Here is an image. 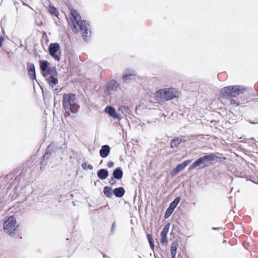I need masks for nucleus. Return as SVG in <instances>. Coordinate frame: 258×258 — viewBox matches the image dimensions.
<instances>
[{
  "label": "nucleus",
  "mask_w": 258,
  "mask_h": 258,
  "mask_svg": "<svg viewBox=\"0 0 258 258\" xmlns=\"http://www.w3.org/2000/svg\"><path fill=\"white\" fill-rule=\"evenodd\" d=\"M19 171V170H15L13 172L10 173L8 174L6 176L7 180H12L14 176H16V177L13 181V183H10L9 185L7 187V190H10L13 186V184L15 185V187L14 188V190H17V189L20 187L22 189L24 186V185L27 182H29V178L30 176V172H28V170L27 169L23 168L22 171L19 173L18 175L17 174Z\"/></svg>",
  "instance_id": "obj_1"
},
{
  "label": "nucleus",
  "mask_w": 258,
  "mask_h": 258,
  "mask_svg": "<svg viewBox=\"0 0 258 258\" xmlns=\"http://www.w3.org/2000/svg\"><path fill=\"white\" fill-rule=\"evenodd\" d=\"M62 106L66 113L70 116L71 113H76L80 108L76 94L72 93H64L62 97Z\"/></svg>",
  "instance_id": "obj_2"
},
{
  "label": "nucleus",
  "mask_w": 258,
  "mask_h": 258,
  "mask_svg": "<svg viewBox=\"0 0 258 258\" xmlns=\"http://www.w3.org/2000/svg\"><path fill=\"white\" fill-rule=\"evenodd\" d=\"M181 95L180 92L173 87L160 89L155 93V98L158 101H169L178 98Z\"/></svg>",
  "instance_id": "obj_3"
},
{
  "label": "nucleus",
  "mask_w": 258,
  "mask_h": 258,
  "mask_svg": "<svg viewBox=\"0 0 258 258\" xmlns=\"http://www.w3.org/2000/svg\"><path fill=\"white\" fill-rule=\"evenodd\" d=\"M246 90V87L241 85H232L223 87L220 93L223 98L236 97L242 94Z\"/></svg>",
  "instance_id": "obj_4"
},
{
  "label": "nucleus",
  "mask_w": 258,
  "mask_h": 258,
  "mask_svg": "<svg viewBox=\"0 0 258 258\" xmlns=\"http://www.w3.org/2000/svg\"><path fill=\"white\" fill-rule=\"evenodd\" d=\"M19 225L14 216L6 217L3 223V229L6 233L11 236H14L18 231Z\"/></svg>",
  "instance_id": "obj_5"
},
{
  "label": "nucleus",
  "mask_w": 258,
  "mask_h": 258,
  "mask_svg": "<svg viewBox=\"0 0 258 258\" xmlns=\"http://www.w3.org/2000/svg\"><path fill=\"white\" fill-rule=\"evenodd\" d=\"M215 153H211L200 157L188 167V170H192L196 167L202 165V168L207 166L206 163L215 159Z\"/></svg>",
  "instance_id": "obj_6"
},
{
  "label": "nucleus",
  "mask_w": 258,
  "mask_h": 258,
  "mask_svg": "<svg viewBox=\"0 0 258 258\" xmlns=\"http://www.w3.org/2000/svg\"><path fill=\"white\" fill-rule=\"evenodd\" d=\"M78 26L77 29L79 32L80 31L82 37L85 40H87L88 38L90 37L91 34V30L90 27L89 22L86 20H81L77 22L76 26Z\"/></svg>",
  "instance_id": "obj_7"
},
{
  "label": "nucleus",
  "mask_w": 258,
  "mask_h": 258,
  "mask_svg": "<svg viewBox=\"0 0 258 258\" xmlns=\"http://www.w3.org/2000/svg\"><path fill=\"white\" fill-rule=\"evenodd\" d=\"M48 75H49V76L47 78H45L46 80L50 87L52 88L58 84V82L57 72L55 67H52V68L50 70L49 72L47 73V77Z\"/></svg>",
  "instance_id": "obj_8"
},
{
  "label": "nucleus",
  "mask_w": 258,
  "mask_h": 258,
  "mask_svg": "<svg viewBox=\"0 0 258 258\" xmlns=\"http://www.w3.org/2000/svg\"><path fill=\"white\" fill-rule=\"evenodd\" d=\"M137 76V72L133 69H125L122 74L121 78L123 83L127 84L131 81L134 80Z\"/></svg>",
  "instance_id": "obj_9"
},
{
  "label": "nucleus",
  "mask_w": 258,
  "mask_h": 258,
  "mask_svg": "<svg viewBox=\"0 0 258 258\" xmlns=\"http://www.w3.org/2000/svg\"><path fill=\"white\" fill-rule=\"evenodd\" d=\"M118 89H121L120 84L115 80L112 79L106 83L105 92L108 94H110L118 91Z\"/></svg>",
  "instance_id": "obj_10"
},
{
  "label": "nucleus",
  "mask_w": 258,
  "mask_h": 258,
  "mask_svg": "<svg viewBox=\"0 0 258 258\" xmlns=\"http://www.w3.org/2000/svg\"><path fill=\"white\" fill-rule=\"evenodd\" d=\"M59 49L60 45L57 42L51 43L48 46V51L50 55L52 56L55 60L58 61L60 59V56L56 53Z\"/></svg>",
  "instance_id": "obj_11"
},
{
  "label": "nucleus",
  "mask_w": 258,
  "mask_h": 258,
  "mask_svg": "<svg viewBox=\"0 0 258 258\" xmlns=\"http://www.w3.org/2000/svg\"><path fill=\"white\" fill-rule=\"evenodd\" d=\"M70 19L72 22V31L74 33H78L79 31L77 29L76 24H77V22L81 20V18L76 10H73L71 11Z\"/></svg>",
  "instance_id": "obj_12"
},
{
  "label": "nucleus",
  "mask_w": 258,
  "mask_h": 258,
  "mask_svg": "<svg viewBox=\"0 0 258 258\" xmlns=\"http://www.w3.org/2000/svg\"><path fill=\"white\" fill-rule=\"evenodd\" d=\"M50 62L46 60H39V67L42 75L44 78H47V73L49 72L52 67H50Z\"/></svg>",
  "instance_id": "obj_13"
},
{
  "label": "nucleus",
  "mask_w": 258,
  "mask_h": 258,
  "mask_svg": "<svg viewBox=\"0 0 258 258\" xmlns=\"http://www.w3.org/2000/svg\"><path fill=\"white\" fill-rule=\"evenodd\" d=\"M191 160H186L182 163L178 164L176 167L171 171V176L174 177L178 174L181 170H182L185 167H186L190 162Z\"/></svg>",
  "instance_id": "obj_14"
},
{
  "label": "nucleus",
  "mask_w": 258,
  "mask_h": 258,
  "mask_svg": "<svg viewBox=\"0 0 258 258\" xmlns=\"http://www.w3.org/2000/svg\"><path fill=\"white\" fill-rule=\"evenodd\" d=\"M105 111L113 118L117 119L119 120L121 119L120 115L116 112L115 108L112 106H106L105 108Z\"/></svg>",
  "instance_id": "obj_15"
},
{
  "label": "nucleus",
  "mask_w": 258,
  "mask_h": 258,
  "mask_svg": "<svg viewBox=\"0 0 258 258\" xmlns=\"http://www.w3.org/2000/svg\"><path fill=\"white\" fill-rule=\"evenodd\" d=\"M118 111L120 112L125 117H128L132 118L131 116L134 117L132 111L128 106L125 105L120 106L118 108Z\"/></svg>",
  "instance_id": "obj_16"
},
{
  "label": "nucleus",
  "mask_w": 258,
  "mask_h": 258,
  "mask_svg": "<svg viewBox=\"0 0 258 258\" xmlns=\"http://www.w3.org/2000/svg\"><path fill=\"white\" fill-rule=\"evenodd\" d=\"M27 65L28 73L30 79L32 80H36V75L34 64L32 63L28 62Z\"/></svg>",
  "instance_id": "obj_17"
},
{
  "label": "nucleus",
  "mask_w": 258,
  "mask_h": 258,
  "mask_svg": "<svg viewBox=\"0 0 258 258\" xmlns=\"http://www.w3.org/2000/svg\"><path fill=\"white\" fill-rule=\"evenodd\" d=\"M110 152V147L108 145H105L101 147L99 154L101 157L105 158L107 157Z\"/></svg>",
  "instance_id": "obj_18"
},
{
  "label": "nucleus",
  "mask_w": 258,
  "mask_h": 258,
  "mask_svg": "<svg viewBox=\"0 0 258 258\" xmlns=\"http://www.w3.org/2000/svg\"><path fill=\"white\" fill-rule=\"evenodd\" d=\"M97 177L101 180H104L109 176V172L107 169L102 168L97 172Z\"/></svg>",
  "instance_id": "obj_19"
},
{
  "label": "nucleus",
  "mask_w": 258,
  "mask_h": 258,
  "mask_svg": "<svg viewBox=\"0 0 258 258\" xmlns=\"http://www.w3.org/2000/svg\"><path fill=\"white\" fill-rule=\"evenodd\" d=\"M123 175V170L120 167H118L114 169L112 174V175L117 180H120L122 178Z\"/></svg>",
  "instance_id": "obj_20"
},
{
  "label": "nucleus",
  "mask_w": 258,
  "mask_h": 258,
  "mask_svg": "<svg viewBox=\"0 0 258 258\" xmlns=\"http://www.w3.org/2000/svg\"><path fill=\"white\" fill-rule=\"evenodd\" d=\"M125 190L124 187L120 186L113 189V194L116 198H122L125 194Z\"/></svg>",
  "instance_id": "obj_21"
},
{
  "label": "nucleus",
  "mask_w": 258,
  "mask_h": 258,
  "mask_svg": "<svg viewBox=\"0 0 258 258\" xmlns=\"http://www.w3.org/2000/svg\"><path fill=\"white\" fill-rule=\"evenodd\" d=\"M182 142H183V140L181 138L179 137H175L171 140L170 147L172 149L177 148Z\"/></svg>",
  "instance_id": "obj_22"
},
{
  "label": "nucleus",
  "mask_w": 258,
  "mask_h": 258,
  "mask_svg": "<svg viewBox=\"0 0 258 258\" xmlns=\"http://www.w3.org/2000/svg\"><path fill=\"white\" fill-rule=\"evenodd\" d=\"M178 242L177 241H173L171 245L170 252L171 258H175Z\"/></svg>",
  "instance_id": "obj_23"
},
{
  "label": "nucleus",
  "mask_w": 258,
  "mask_h": 258,
  "mask_svg": "<svg viewBox=\"0 0 258 258\" xmlns=\"http://www.w3.org/2000/svg\"><path fill=\"white\" fill-rule=\"evenodd\" d=\"M104 196L108 198H111L113 194V190L112 187L109 186H105L103 188V190Z\"/></svg>",
  "instance_id": "obj_24"
},
{
  "label": "nucleus",
  "mask_w": 258,
  "mask_h": 258,
  "mask_svg": "<svg viewBox=\"0 0 258 258\" xmlns=\"http://www.w3.org/2000/svg\"><path fill=\"white\" fill-rule=\"evenodd\" d=\"M51 154L48 153H45V154L43 155L42 157V159H41L40 164H41V169H42V166H45L47 163L48 159H50V158L51 157Z\"/></svg>",
  "instance_id": "obj_25"
},
{
  "label": "nucleus",
  "mask_w": 258,
  "mask_h": 258,
  "mask_svg": "<svg viewBox=\"0 0 258 258\" xmlns=\"http://www.w3.org/2000/svg\"><path fill=\"white\" fill-rule=\"evenodd\" d=\"M181 198L179 196L176 197L174 200L169 204V207H170L173 210L176 208L177 206L179 204Z\"/></svg>",
  "instance_id": "obj_26"
},
{
  "label": "nucleus",
  "mask_w": 258,
  "mask_h": 258,
  "mask_svg": "<svg viewBox=\"0 0 258 258\" xmlns=\"http://www.w3.org/2000/svg\"><path fill=\"white\" fill-rule=\"evenodd\" d=\"M49 12L52 15L57 17L59 15V12L57 9L54 6H50L49 9Z\"/></svg>",
  "instance_id": "obj_27"
},
{
  "label": "nucleus",
  "mask_w": 258,
  "mask_h": 258,
  "mask_svg": "<svg viewBox=\"0 0 258 258\" xmlns=\"http://www.w3.org/2000/svg\"><path fill=\"white\" fill-rule=\"evenodd\" d=\"M45 152L51 155L53 152H55L54 143H51L49 144V145L47 147Z\"/></svg>",
  "instance_id": "obj_28"
},
{
  "label": "nucleus",
  "mask_w": 258,
  "mask_h": 258,
  "mask_svg": "<svg viewBox=\"0 0 258 258\" xmlns=\"http://www.w3.org/2000/svg\"><path fill=\"white\" fill-rule=\"evenodd\" d=\"M170 226V223L166 224L161 232V235H167L169 231Z\"/></svg>",
  "instance_id": "obj_29"
},
{
  "label": "nucleus",
  "mask_w": 258,
  "mask_h": 258,
  "mask_svg": "<svg viewBox=\"0 0 258 258\" xmlns=\"http://www.w3.org/2000/svg\"><path fill=\"white\" fill-rule=\"evenodd\" d=\"M174 210L172 209L170 207H168V208L166 209L165 213L164 214V218L167 219L168 218L171 214L173 213Z\"/></svg>",
  "instance_id": "obj_30"
},
{
  "label": "nucleus",
  "mask_w": 258,
  "mask_h": 258,
  "mask_svg": "<svg viewBox=\"0 0 258 258\" xmlns=\"http://www.w3.org/2000/svg\"><path fill=\"white\" fill-rule=\"evenodd\" d=\"M26 204L27 205L28 207H30L34 203V200L33 199L32 197H28L26 198Z\"/></svg>",
  "instance_id": "obj_31"
},
{
  "label": "nucleus",
  "mask_w": 258,
  "mask_h": 258,
  "mask_svg": "<svg viewBox=\"0 0 258 258\" xmlns=\"http://www.w3.org/2000/svg\"><path fill=\"white\" fill-rule=\"evenodd\" d=\"M82 167L84 170H87V169L92 170L93 169V166L91 164H88L87 162L83 163Z\"/></svg>",
  "instance_id": "obj_32"
},
{
  "label": "nucleus",
  "mask_w": 258,
  "mask_h": 258,
  "mask_svg": "<svg viewBox=\"0 0 258 258\" xmlns=\"http://www.w3.org/2000/svg\"><path fill=\"white\" fill-rule=\"evenodd\" d=\"M161 242L163 245H166L168 242V238L167 235H161Z\"/></svg>",
  "instance_id": "obj_33"
},
{
  "label": "nucleus",
  "mask_w": 258,
  "mask_h": 258,
  "mask_svg": "<svg viewBox=\"0 0 258 258\" xmlns=\"http://www.w3.org/2000/svg\"><path fill=\"white\" fill-rule=\"evenodd\" d=\"M147 238L148 239L149 244L151 243V242H152V243L154 242L152 235L151 234L147 233Z\"/></svg>",
  "instance_id": "obj_34"
},
{
  "label": "nucleus",
  "mask_w": 258,
  "mask_h": 258,
  "mask_svg": "<svg viewBox=\"0 0 258 258\" xmlns=\"http://www.w3.org/2000/svg\"><path fill=\"white\" fill-rule=\"evenodd\" d=\"M215 159L217 160V161L221 162L225 160H226V158L224 157H220L218 156L216 153H215Z\"/></svg>",
  "instance_id": "obj_35"
},
{
  "label": "nucleus",
  "mask_w": 258,
  "mask_h": 258,
  "mask_svg": "<svg viewBox=\"0 0 258 258\" xmlns=\"http://www.w3.org/2000/svg\"><path fill=\"white\" fill-rule=\"evenodd\" d=\"M115 228H116L115 223L113 222L111 225V229H110V234L113 235L114 234L115 231Z\"/></svg>",
  "instance_id": "obj_36"
},
{
  "label": "nucleus",
  "mask_w": 258,
  "mask_h": 258,
  "mask_svg": "<svg viewBox=\"0 0 258 258\" xmlns=\"http://www.w3.org/2000/svg\"><path fill=\"white\" fill-rule=\"evenodd\" d=\"M230 103L231 105H235V106H238L239 104V101H237V100L234 99H231L230 100Z\"/></svg>",
  "instance_id": "obj_37"
},
{
  "label": "nucleus",
  "mask_w": 258,
  "mask_h": 258,
  "mask_svg": "<svg viewBox=\"0 0 258 258\" xmlns=\"http://www.w3.org/2000/svg\"><path fill=\"white\" fill-rule=\"evenodd\" d=\"M115 178L112 175L110 178L109 179V183L111 185H113L116 183Z\"/></svg>",
  "instance_id": "obj_38"
},
{
  "label": "nucleus",
  "mask_w": 258,
  "mask_h": 258,
  "mask_svg": "<svg viewBox=\"0 0 258 258\" xmlns=\"http://www.w3.org/2000/svg\"><path fill=\"white\" fill-rule=\"evenodd\" d=\"M107 165L109 168H112L114 166V162L113 161H110L107 163Z\"/></svg>",
  "instance_id": "obj_39"
},
{
  "label": "nucleus",
  "mask_w": 258,
  "mask_h": 258,
  "mask_svg": "<svg viewBox=\"0 0 258 258\" xmlns=\"http://www.w3.org/2000/svg\"><path fill=\"white\" fill-rule=\"evenodd\" d=\"M5 39V37L2 35H0V47H2L3 45V42Z\"/></svg>",
  "instance_id": "obj_40"
},
{
  "label": "nucleus",
  "mask_w": 258,
  "mask_h": 258,
  "mask_svg": "<svg viewBox=\"0 0 258 258\" xmlns=\"http://www.w3.org/2000/svg\"><path fill=\"white\" fill-rule=\"evenodd\" d=\"M54 147H55V152H56L57 150H59L61 149V147H59L58 146H57L56 145V144H55L54 143Z\"/></svg>",
  "instance_id": "obj_41"
},
{
  "label": "nucleus",
  "mask_w": 258,
  "mask_h": 258,
  "mask_svg": "<svg viewBox=\"0 0 258 258\" xmlns=\"http://www.w3.org/2000/svg\"><path fill=\"white\" fill-rule=\"evenodd\" d=\"M150 246L151 247V248L154 250V249H155V244H154V242L152 243L151 242V243H150Z\"/></svg>",
  "instance_id": "obj_42"
},
{
  "label": "nucleus",
  "mask_w": 258,
  "mask_h": 258,
  "mask_svg": "<svg viewBox=\"0 0 258 258\" xmlns=\"http://www.w3.org/2000/svg\"><path fill=\"white\" fill-rule=\"evenodd\" d=\"M212 229L214 230L219 231L220 230L222 229V227H212Z\"/></svg>",
  "instance_id": "obj_43"
},
{
  "label": "nucleus",
  "mask_w": 258,
  "mask_h": 258,
  "mask_svg": "<svg viewBox=\"0 0 258 258\" xmlns=\"http://www.w3.org/2000/svg\"><path fill=\"white\" fill-rule=\"evenodd\" d=\"M101 253L103 255V258H110L109 256H108L107 255L104 254L103 252H101Z\"/></svg>",
  "instance_id": "obj_44"
},
{
  "label": "nucleus",
  "mask_w": 258,
  "mask_h": 258,
  "mask_svg": "<svg viewBox=\"0 0 258 258\" xmlns=\"http://www.w3.org/2000/svg\"><path fill=\"white\" fill-rule=\"evenodd\" d=\"M98 182V183H100V181H99V180H97V181H96L95 182H94V185H95V186H97V183Z\"/></svg>",
  "instance_id": "obj_45"
},
{
  "label": "nucleus",
  "mask_w": 258,
  "mask_h": 258,
  "mask_svg": "<svg viewBox=\"0 0 258 258\" xmlns=\"http://www.w3.org/2000/svg\"><path fill=\"white\" fill-rule=\"evenodd\" d=\"M249 123H251V124H255V122L251 121H249Z\"/></svg>",
  "instance_id": "obj_46"
},
{
  "label": "nucleus",
  "mask_w": 258,
  "mask_h": 258,
  "mask_svg": "<svg viewBox=\"0 0 258 258\" xmlns=\"http://www.w3.org/2000/svg\"><path fill=\"white\" fill-rule=\"evenodd\" d=\"M154 257H155V258H158V256H157V255H156V254H155V253H154Z\"/></svg>",
  "instance_id": "obj_47"
},
{
  "label": "nucleus",
  "mask_w": 258,
  "mask_h": 258,
  "mask_svg": "<svg viewBox=\"0 0 258 258\" xmlns=\"http://www.w3.org/2000/svg\"><path fill=\"white\" fill-rule=\"evenodd\" d=\"M226 240H224L223 241V243H226Z\"/></svg>",
  "instance_id": "obj_48"
},
{
  "label": "nucleus",
  "mask_w": 258,
  "mask_h": 258,
  "mask_svg": "<svg viewBox=\"0 0 258 258\" xmlns=\"http://www.w3.org/2000/svg\"><path fill=\"white\" fill-rule=\"evenodd\" d=\"M42 93H43V97H44V92H43V91L42 92Z\"/></svg>",
  "instance_id": "obj_49"
},
{
  "label": "nucleus",
  "mask_w": 258,
  "mask_h": 258,
  "mask_svg": "<svg viewBox=\"0 0 258 258\" xmlns=\"http://www.w3.org/2000/svg\"><path fill=\"white\" fill-rule=\"evenodd\" d=\"M103 162V160H102L100 163V164H101Z\"/></svg>",
  "instance_id": "obj_50"
},
{
  "label": "nucleus",
  "mask_w": 258,
  "mask_h": 258,
  "mask_svg": "<svg viewBox=\"0 0 258 258\" xmlns=\"http://www.w3.org/2000/svg\"><path fill=\"white\" fill-rule=\"evenodd\" d=\"M57 90V88H55V89H54V91Z\"/></svg>",
  "instance_id": "obj_51"
},
{
  "label": "nucleus",
  "mask_w": 258,
  "mask_h": 258,
  "mask_svg": "<svg viewBox=\"0 0 258 258\" xmlns=\"http://www.w3.org/2000/svg\"><path fill=\"white\" fill-rule=\"evenodd\" d=\"M73 205H75V204L74 203V202H73Z\"/></svg>",
  "instance_id": "obj_52"
},
{
  "label": "nucleus",
  "mask_w": 258,
  "mask_h": 258,
  "mask_svg": "<svg viewBox=\"0 0 258 258\" xmlns=\"http://www.w3.org/2000/svg\"><path fill=\"white\" fill-rule=\"evenodd\" d=\"M73 205H75V204L74 203V202H73Z\"/></svg>",
  "instance_id": "obj_53"
},
{
  "label": "nucleus",
  "mask_w": 258,
  "mask_h": 258,
  "mask_svg": "<svg viewBox=\"0 0 258 258\" xmlns=\"http://www.w3.org/2000/svg\"><path fill=\"white\" fill-rule=\"evenodd\" d=\"M73 205H75V204L74 203V202H73Z\"/></svg>",
  "instance_id": "obj_54"
},
{
  "label": "nucleus",
  "mask_w": 258,
  "mask_h": 258,
  "mask_svg": "<svg viewBox=\"0 0 258 258\" xmlns=\"http://www.w3.org/2000/svg\"><path fill=\"white\" fill-rule=\"evenodd\" d=\"M139 258H142L141 256L139 255Z\"/></svg>",
  "instance_id": "obj_55"
},
{
  "label": "nucleus",
  "mask_w": 258,
  "mask_h": 258,
  "mask_svg": "<svg viewBox=\"0 0 258 258\" xmlns=\"http://www.w3.org/2000/svg\"><path fill=\"white\" fill-rule=\"evenodd\" d=\"M257 95H258V91H257Z\"/></svg>",
  "instance_id": "obj_56"
}]
</instances>
